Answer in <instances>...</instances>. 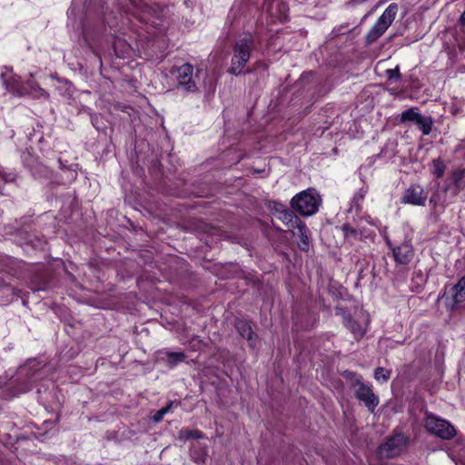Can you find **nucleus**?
Returning <instances> with one entry per match:
<instances>
[{
	"label": "nucleus",
	"instance_id": "obj_5",
	"mask_svg": "<svg viewBox=\"0 0 465 465\" xmlns=\"http://www.w3.org/2000/svg\"><path fill=\"white\" fill-rule=\"evenodd\" d=\"M397 4H391L378 18L377 22L366 35L367 44H371L380 38L394 21L398 13Z\"/></svg>",
	"mask_w": 465,
	"mask_h": 465
},
{
	"label": "nucleus",
	"instance_id": "obj_2",
	"mask_svg": "<svg viewBox=\"0 0 465 465\" xmlns=\"http://www.w3.org/2000/svg\"><path fill=\"white\" fill-rule=\"evenodd\" d=\"M346 379H354L352 386L357 388L354 391L355 397L364 404L368 411L374 413L377 406L379 405V397L373 392L371 385L366 384L362 381V377L354 372L346 371L344 372Z\"/></svg>",
	"mask_w": 465,
	"mask_h": 465
},
{
	"label": "nucleus",
	"instance_id": "obj_26",
	"mask_svg": "<svg viewBox=\"0 0 465 465\" xmlns=\"http://www.w3.org/2000/svg\"><path fill=\"white\" fill-rule=\"evenodd\" d=\"M385 74H386L388 80H390V81H392V80L398 81L401 79V73H400L399 65H397L393 69H387Z\"/></svg>",
	"mask_w": 465,
	"mask_h": 465
},
{
	"label": "nucleus",
	"instance_id": "obj_1",
	"mask_svg": "<svg viewBox=\"0 0 465 465\" xmlns=\"http://www.w3.org/2000/svg\"><path fill=\"white\" fill-rule=\"evenodd\" d=\"M253 46V37L252 35H246L235 42L231 66L228 70L230 74L234 75L242 74L251 57Z\"/></svg>",
	"mask_w": 465,
	"mask_h": 465
},
{
	"label": "nucleus",
	"instance_id": "obj_9",
	"mask_svg": "<svg viewBox=\"0 0 465 465\" xmlns=\"http://www.w3.org/2000/svg\"><path fill=\"white\" fill-rule=\"evenodd\" d=\"M341 312L343 322L346 327L350 330L356 340L361 339L366 331L369 324V318L364 312H360L357 319H352L346 312L339 309Z\"/></svg>",
	"mask_w": 465,
	"mask_h": 465
},
{
	"label": "nucleus",
	"instance_id": "obj_3",
	"mask_svg": "<svg viewBox=\"0 0 465 465\" xmlns=\"http://www.w3.org/2000/svg\"><path fill=\"white\" fill-rule=\"evenodd\" d=\"M135 15L143 23L153 27L162 25L163 9L157 4L149 5L146 0H129Z\"/></svg>",
	"mask_w": 465,
	"mask_h": 465
},
{
	"label": "nucleus",
	"instance_id": "obj_11",
	"mask_svg": "<svg viewBox=\"0 0 465 465\" xmlns=\"http://www.w3.org/2000/svg\"><path fill=\"white\" fill-rule=\"evenodd\" d=\"M427 200V193L423 188L418 184H412L406 189L402 197L403 203L424 206Z\"/></svg>",
	"mask_w": 465,
	"mask_h": 465
},
{
	"label": "nucleus",
	"instance_id": "obj_32",
	"mask_svg": "<svg viewBox=\"0 0 465 465\" xmlns=\"http://www.w3.org/2000/svg\"><path fill=\"white\" fill-rule=\"evenodd\" d=\"M460 23L461 25L465 26V11L462 13V15L460 18Z\"/></svg>",
	"mask_w": 465,
	"mask_h": 465
},
{
	"label": "nucleus",
	"instance_id": "obj_28",
	"mask_svg": "<svg viewBox=\"0 0 465 465\" xmlns=\"http://www.w3.org/2000/svg\"><path fill=\"white\" fill-rule=\"evenodd\" d=\"M0 178L5 183H10L15 181V175L13 173H7L4 171H0Z\"/></svg>",
	"mask_w": 465,
	"mask_h": 465
},
{
	"label": "nucleus",
	"instance_id": "obj_21",
	"mask_svg": "<svg viewBox=\"0 0 465 465\" xmlns=\"http://www.w3.org/2000/svg\"><path fill=\"white\" fill-rule=\"evenodd\" d=\"M416 124L423 135H429L432 130L433 120L430 116L421 115Z\"/></svg>",
	"mask_w": 465,
	"mask_h": 465
},
{
	"label": "nucleus",
	"instance_id": "obj_27",
	"mask_svg": "<svg viewBox=\"0 0 465 465\" xmlns=\"http://www.w3.org/2000/svg\"><path fill=\"white\" fill-rule=\"evenodd\" d=\"M172 403L159 410L153 416V420L154 422H159L163 420V416L171 410Z\"/></svg>",
	"mask_w": 465,
	"mask_h": 465
},
{
	"label": "nucleus",
	"instance_id": "obj_10",
	"mask_svg": "<svg viewBox=\"0 0 465 465\" xmlns=\"http://www.w3.org/2000/svg\"><path fill=\"white\" fill-rule=\"evenodd\" d=\"M1 79L7 92L20 97L26 95L25 84L21 83L18 75L13 74L11 68H5V71L1 73Z\"/></svg>",
	"mask_w": 465,
	"mask_h": 465
},
{
	"label": "nucleus",
	"instance_id": "obj_17",
	"mask_svg": "<svg viewBox=\"0 0 465 465\" xmlns=\"http://www.w3.org/2000/svg\"><path fill=\"white\" fill-rule=\"evenodd\" d=\"M465 168H458L451 173V180L455 186L454 193L457 195L465 189Z\"/></svg>",
	"mask_w": 465,
	"mask_h": 465
},
{
	"label": "nucleus",
	"instance_id": "obj_23",
	"mask_svg": "<svg viewBox=\"0 0 465 465\" xmlns=\"http://www.w3.org/2000/svg\"><path fill=\"white\" fill-rule=\"evenodd\" d=\"M421 114L418 112L417 108H410L401 113V122H414L415 124L420 119Z\"/></svg>",
	"mask_w": 465,
	"mask_h": 465
},
{
	"label": "nucleus",
	"instance_id": "obj_25",
	"mask_svg": "<svg viewBox=\"0 0 465 465\" xmlns=\"http://www.w3.org/2000/svg\"><path fill=\"white\" fill-rule=\"evenodd\" d=\"M433 168H434V174L437 178H440L443 176L446 169V165L443 163V161L440 158L434 159L432 161Z\"/></svg>",
	"mask_w": 465,
	"mask_h": 465
},
{
	"label": "nucleus",
	"instance_id": "obj_8",
	"mask_svg": "<svg viewBox=\"0 0 465 465\" xmlns=\"http://www.w3.org/2000/svg\"><path fill=\"white\" fill-rule=\"evenodd\" d=\"M408 439L403 434H395L379 447V454L384 458L400 455L407 447Z\"/></svg>",
	"mask_w": 465,
	"mask_h": 465
},
{
	"label": "nucleus",
	"instance_id": "obj_14",
	"mask_svg": "<svg viewBox=\"0 0 465 465\" xmlns=\"http://www.w3.org/2000/svg\"><path fill=\"white\" fill-rule=\"evenodd\" d=\"M278 219H280L290 231L294 230L295 227L302 222L298 216L293 213V212L287 209H282L280 211Z\"/></svg>",
	"mask_w": 465,
	"mask_h": 465
},
{
	"label": "nucleus",
	"instance_id": "obj_24",
	"mask_svg": "<svg viewBox=\"0 0 465 465\" xmlns=\"http://www.w3.org/2000/svg\"><path fill=\"white\" fill-rule=\"evenodd\" d=\"M391 374V371L378 367L374 370V379L380 382H386L389 381Z\"/></svg>",
	"mask_w": 465,
	"mask_h": 465
},
{
	"label": "nucleus",
	"instance_id": "obj_18",
	"mask_svg": "<svg viewBox=\"0 0 465 465\" xmlns=\"http://www.w3.org/2000/svg\"><path fill=\"white\" fill-rule=\"evenodd\" d=\"M341 231L343 232L345 240L350 243H354L355 242L361 241L360 229H355L350 224L346 223L341 226Z\"/></svg>",
	"mask_w": 465,
	"mask_h": 465
},
{
	"label": "nucleus",
	"instance_id": "obj_16",
	"mask_svg": "<svg viewBox=\"0 0 465 465\" xmlns=\"http://www.w3.org/2000/svg\"><path fill=\"white\" fill-rule=\"evenodd\" d=\"M295 229L297 230L296 232L294 230H292V234L293 235H296L299 237L300 241H299V248L302 250V251H308L309 250V238H308V235H307V232H306V225L301 222L296 227Z\"/></svg>",
	"mask_w": 465,
	"mask_h": 465
},
{
	"label": "nucleus",
	"instance_id": "obj_4",
	"mask_svg": "<svg viewBox=\"0 0 465 465\" xmlns=\"http://www.w3.org/2000/svg\"><path fill=\"white\" fill-rule=\"evenodd\" d=\"M321 199L318 193L309 189L296 194L291 201L292 208L302 216L314 214L319 208Z\"/></svg>",
	"mask_w": 465,
	"mask_h": 465
},
{
	"label": "nucleus",
	"instance_id": "obj_13",
	"mask_svg": "<svg viewBox=\"0 0 465 465\" xmlns=\"http://www.w3.org/2000/svg\"><path fill=\"white\" fill-rule=\"evenodd\" d=\"M235 328L239 334L248 341L250 347L254 348L257 335L252 331L251 324L244 320H238Z\"/></svg>",
	"mask_w": 465,
	"mask_h": 465
},
{
	"label": "nucleus",
	"instance_id": "obj_22",
	"mask_svg": "<svg viewBox=\"0 0 465 465\" xmlns=\"http://www.w3.org/2000/svg\"><path fill=\"white\" fill-rule=\"evenodd\" d=\"M203 438V433L198 430H189L183 428L180 430L178 432V439L182 441H186L190 439H201Z\"/></svg>",
	"mask_w": 465,
	"mask_h": 465
},
{
	"label": "nucleus",
	"instance_id": "obj_20",
	"mask_svg": "<svg viewBox=\"0 0 465 465\" xmlns=\"http://www.w3.org/2000/svg\"><path fill=\"white\" fill-rule=\"evenodd\" d=\"M164 360L168 366L174 367L183 362L186 356L183 351H166L164 352Z\"/></svg>",
	"mask_w": 465,
	"mask_h": 465
},
{
	"label": "nucleus",
	"instance_id": "obj_7",
	"mask_svg": "<svg viewBox=\"0 0 465 465\" xmlns=\"http://www.w3.org/2000/svg\"><path fill=\"white\" fill-rule=\"evenodd\" d=\"M193 66L188 63L172 69L171 74L175 75L177 88L187 93H194L198 90L193 76Z\"/></svg>",
	"mask_w": 465,
	"mask_h": 465
},
{
	"label": "nucleus",
	"instance_id": "obj_19",
	"mask_svg": "<svg viewBox=\"0 0 465 465\" xmlns=\"http://www.w3.org/2000/svg\"><path fill=\"white\" fill-rule=\"evenodd\" d=\"M453 301L456 304L465 301V275L453 286Z\"/></svg>",
	"mask_w": 465,
	"mask_h": 465
},
{
	"label": "nucleus",
	"instance_id": "obj_6",
	"mask_svg": "<svg viewBox=\"0 0 465 465\" xmlns=\"http://www.w3.org/2000/svg\"><path fill=\"white\" fill-rule=\"evenodd\" d=\"M424 427L430 433L442 440H450L456 436V430L449 421L431 413H426Z\"/></svg>",
	"mask_w": 465,
	"mask_h": 465
},
{
	"label": "nucleus",
	"instance_id": "obj_15",
	"mask_svg": "<svg viewBox=\"0 0 465 465\" xmlns=\"http://www.w3.org/2000/svg\"><path fill=\"white\" fill-rule=\"evenodd\" d=\"M25 88L26 89V95H32L35 98H48L49 94L40 87L37 82L33 79H29L25 84Z\"/></svg>",
	"mask_w": 465,
	"mask_h": 465
},
{
	"label": "nucleus",
	"instance_id": "obj_12",
	"mask_svg": "<svg viewBox=\"0 0 465 465\" xmlns=\"http://www.w3.org/2000/svg\"><path fill=\"white\" fill-rule=\"evenodd\" d=\"M388 246L392 250L394 260L399 264H408L413 257V249L411 243L404 242L398 247H392L391 242L386 241Z\"/></svg>",
	"mask_w": 465,
	"mask_h": 465
},
{
	"label": "nucleus",
	"instance_id": "obj_29",
	"mask_svg": "<svg viewBox=\"0 0 465 465\" xmlns=\"http://www.w3.org/2000/svg\"><path fill=\"white\" fill-rule=\"evenodd\" d=\"M359 229H360V232H361V241L372 237V232L371 231H369L365 228H359Z\"/></svg>",
	"mask_w": 465,
	"mask_h": 465
},
{
	"label": "nucleus",
	"instance_id": "obj_31",
	"mask_svg": "<svg viewBox=\"0 0 465 465\" xmlns=\"http://www.w3.org/2000/svg\"><path fill=\"white\" fill-rule=\"evenodd\" d=\"M364 194H365V192H363L362 190H361V191H360V193L355 196V198H354V199H355V200H356V199H360V200H361V199H363Z\"/></svg>",
	"mask_w": 465,
	"mask_h": 465
},
{
	"label": "nucleus",
	"instance_id": "obj_30",
	"mask_svg": "<svg viewBox=\"0 0 465 465\" xmlns=\"http://www.w3.org/2000/svg\"><path fill=\"white\" fill-rule=\"evenodd\" d=\"M282 209H285L282 204L278 203H274V211H275V213L278 214V216L280 215V211Z\"/></svg>",
	"mask_w": 465,
	"mask_h": 465
}]
</instances>
